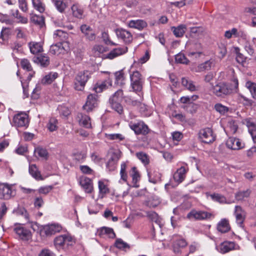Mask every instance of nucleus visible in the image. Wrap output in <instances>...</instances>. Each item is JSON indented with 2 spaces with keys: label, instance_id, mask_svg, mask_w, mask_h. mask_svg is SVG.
<instances>
[{
  "label": "nucleus",
  "instance_id": "1",
  "mask_svg": "<svg viewBox=\"0 0 256 256\" xmlns=\"http://www.w3.org/2000/svg\"><path fill=\"white\" fill-rule=\"evenodd\" d=\"M238 88V82L237 78L233 77L230 82H220L212 88L213 93L217 96L224 98L234 92H236Z\"/></svg>",
  "mask_w": 256,
  "mask_h": 256
},
{
  "label": "nucleus",
  "instance_id": "2",
  "mask_svg": "<svg viewBox=\"0 0 256 256\" xmlns=\"http://www.w3.org/2000/svg\"><path fill=\"white\" fill-rule=\"evenodd\" d=\"M14 231L18 236V238L23 241H28L32 238V234L30 230L25 228L22 224H15L14 228Z\"/></svg>",
  "mask_w": 256,
  "mask_h": 256
},
{
  "label": "nucleus",
  "instance_id": "3",
  "mask_svg": "<svg viewBox=\"0 0 256 256\" xmlns=\"http://www.w3.org/2000/svg\"><path fill=\"white\" fill-rule=\"evenodd\" d=\"M70 50V44L68 42H60L50 46V53L56 56L64 54Z\"/></svg>",
  "mask_w": 256,
  "mask_h": 256
},
{
  "label": "nucleus",
  "instance_id": "4",
  "mask_svg": "<svg viewBox=\"0 0 256 256\" xmlns=\"http://www.w3.org/2000/svg\"><path fill=\"white\" fill-rule=\"evenodd\" d=\"M130 86L134 92H140L142 88L144 80L140 73L138 71L134 72L130 74Z\"/></svg>",
  "mask_w": 256,
  "mask_h": 256
},
{
  "label": "nucleus",
  "instance_id": "5",
  "mask_svg": "<svg viewBox=\"0 0 256 256\" xmlns=\"http://www.w3.org/2000/svg\"><path fill=\"white\" fill-rule=\"evenodd\" d=\"M62 230V226L58 224H51L44 226L40 230V234L42 236H51Z\"/></svg>",
  "mask_w": 256,
  "mask_h": 256
},
{
  "label": "nucleus",
  "instance_id": "6",
  "mask_svg": "<svg viewBox=\"0 0 256 256\" xmlns=\"http://www.w3.org/2000/svg\"><path fill=\"white\" fill-rule=\"evenodd\" d=\"M12 124L16 127H27L28 124V116L23 112L15 114L13 118Z\"/></svg>",
  "mask_w": 256,
  "mask_h": 256
},
{
  "label": "nucleus",
  "instance_id": "7",
  "mask_svg": "<svg viewBox=\"0 0 256 256\" xmlns=\"http://www.w3.org/2000/svg\"><path fill=\"white\" fill-rule=\"evenodd\" d=\"M54 242L57 248H64L66 246L72 244V238L68 234L60 235L55 238Z\"/></svg>",
  "mask_w": 256,
  "mask_h": 256
},
{
  "label": "nucleus",
  "instance_id": "8",
  "mask_svg": "<svg viewBox=\"0 0 256 256\" xmlns=\"http://www.w3.org/2000/svg\"><path fill=\"white\" fill-rule=\"evenodd\" d=\"M88 72H80L76 76L74 82V88L78 90H82L86 82L89 78Z\"/></svg>",
  "mask_w": 256,
  "mask_h": 256
},
{
  "label": "nucleus",
  "instance_id": "9",
  "mask_svg": "<svg viewBox=\"0 0 256 256\" xmlns=\"http://www.w3.org/2000/svg\"><path fill=\"white\" fill-rule=\"evenodd\" d=\"M212 216V214L202 210H192L188 214L186 218L191 220H202L210 219Z\"/></svg>",
  "mask_w": 256,
  "mask_h": 256
},
{
  "label": "nucleus",
  "instance_id": "10",
  "mask_svg": "<svg viewBox=\"0 0 256 256\" xmlns=\"http://www.w3.org/2000/svg\"><path fill=\"white\" fill-rule=\"evenodd\" d=\"M198 138L203 142L209 144L214 140L215 136L213 134L212 131L210 128H206L200 131Z\"/></svg>",
  "mask_w": 256,
  "mask_h": 256
},
{
  "label": "nucleus",
  "instance_id": "11",
  "mask_svg": "<svg viewBox=\"0 0 256 256\" xmlns=\"http://www.w3.org/2000/svg\"><path fill=\"white\" fill-rule=\"evenodd\" d=\"M129 126L137 134H146L149 131L148 126L141 121L136 123L130 122L129 124Z\"/></svg>",
  "mask_w": 256,
  "mask_h": 256
},
{
  "label": "nucleus",
  "instance_id": "12",
  "mask_svg": "<svg viewBox=\"0 0 256 256\" xmlns=\"http://www.w3.org/2000/svg\"><path fill=\"white\" fill-rule=\"evenodd\" d=\"M226 146L230 149L238 150L244 148V144L238 138H230L226 142Z\"/></svg>",
  "mask_w": 256,
  "mask_h": 256
},
{
  "label": "nucleus",
  "instance_id": "13",
  "mask_svg": "<svg viewBox=\"0 0 256 256\" xmlns=\"http://www.w3.org/2000/svg\"><path fill=\"white\" fill-rule=\"evenodd\" d=\"M79 184L86 193H92L93 190L92 180L86 176H82L79 178Z\"/></svg>",
  "mask_w": 256,
  "mask_h": 256
},
{
  "label": "nucleus",
  "instance_id": "14",
  "mask_svg": "<svg viewBox=\"0 0 256 256\" xmlns=\"http://www.w3.org/2000/svg\"><path fill=\"white\" fill-rule=\"evenodd\" d=\"M115 32L118 38L122 39L126 44H129L132 40L131 33L126 30L118 28L115 30Z\"/></svg>",
  "mask_w": 256,
  "mask_h": 256
},
{
  "label": "nucleus",
  "instance_id": "15",
  "mask_svg": "<svg viewBox=\"0 0 256 256\" xmlns=\"http://www.w3.org/2000/svg\"><path fill=\"white\" fill-rule=\"evenodd\" d=\"M98 104L97 96L96 94H89L88 96L86 102L83 106V108L88 112L96 106Z\"/></svg>",
  "mask_w": 256,
  "mask_h": 256
},
{
  "label": "nucleus",
  "instance_id": "16",
  "mask_svg": "<svg viewBox=\"0 0 256 256\" xmlns=\"http://www.w3.org/2000/svg\"><path fill=\"white\" fill-rule=\"evenodd\" d=\"M214 65V61L212 60H210L199 64L197 66H192L190 69L193 72H200L204 70H210Z\"/></svg>",
  "mask_w": 256,
  "mask_h": 256
},
{
  "label": "nucleus",
  "instance_id": "17",
  "mask_svg": "<svg viewBox=\"0 0 256 256\" xmlns=\"http://www.w3.org/2000/svg\"><path fill=\"white\" fill-rule=\"evenodd\" d=\"M188 245L186 240L182 238H178L173 241L172 248L174 253L180 252L181 248H185Z\"/></svg>",
  "mask_w": 256,
  "mask_h": 256
},
{
  "label": "nucleus",
  "instance_id": "18",
  "mask_svg": "<svg viewBox=\"0 0 256 256\" xmlns=\"http://www.w3.org/2000/svg\"><path fill=\"white\" fill-rule=\"evenodd\" d=\"M236 244L234 242L226 241L216 246L218 250L222 254H226L235 249Z\"/></svg>",
  "mask_w": 256,
  "mask_h": 256
},
{
  "label": "nucleus",
  "instance_id": "19",
  "mask_svg": "<svg viewBox=\"0 0 256 256\" xmlns=\"http://www.w3.org/2000/svg\"><path fill=\"white\" fill-rule=\"evenodd\" d=\"M246 122L253 142L256 143V121L253 119L247 118L246 120Z\"/></svg>",
  "mask_w": 256,
  "mask_h": 256
},
{
  "label": "nucleus",
  "instance_id": "20",
  "mask_svg": "<svg viewBox=\"0 0 256 256\" xmlns=\"http://www.w3.org/2000/svg\"><path fill=\"white\" fill-rule=\"evenodd\" d=\"M188 170V168L185 166H182L178 168L174 174V180L178 182H182L186 178V174Z\"/></svg>",
  "mask_w": 256,
  "mask_h": 256
},
{
  "label": "nucleus",
  "instance_id": "21",
  "mask_svg": "<svg viewBox=\"0 0 256 256\" xmlns=\"http://www.w3.org/2000/svg\"><path fill=\"white\" fill-rule=\"evenodd\" d=\"M96 234L100 237L106 236L112 238L116 236V234L113 229L108 227H102L98 229Z\"/></svg>",
  "mask_w": 256,
  "mask_h": 256
},
{
  "label": "nucleus",
  "instance_id": "22",
  "mask_svg": "<svg viewBox=\"0 0 256 256\" xmlns=\"http://www.w3.org/2000/svg\"><path fill=\"white\" fill-rule=\"evenodd\" d=\"M80 30L86 39L89 40H93L95 39V32L90 26L83 24L80 26Z\"/></svg>",
  "mask_w": 256,
  "mask_h": 256
},
{
  "label": "nucleus",
  "instance_id": "23",
  "mask_svg": "<svg viewBox=\"0 0 256 256\" xmlns=\"http://www.w3.org/2000/svg\"><path fill=\"white\" fill-rule=\"evenodd\" d=\"M77 119L80 126L86 128H91L90 118L88 116L80 113L77 116Z\"/></svg>",
  "mask_w": 256,
  "mask_h": 256
},
{
  "label": "nucleus",
  "instance_id": "24",
  "mask_svg": "<svg viewBox=\"0 0 256 256\" xmlns=\"http://www.w3.org/2000/svg\"><path fill=\"white\" fill-rule=\"evenodd\" d=\"M12 195L10 186L6 184L0 185V198L9 199Z\"/></svg>",
  "mask_w": 256,
  "mask_h": 256
},
{
  "label": "nucleus",
  "instance_id": "25",
  "mask_svg": "<svg viewBox=\"0 0 256 256\" xmlns=\"http://www.w3.org/2000/svg\"><path fill=\"white\" fill-rule=\"evenodd\" d=\"M234 214L237 222L240 224H242L246 217V212L244 210L241 206H236L234 209Z\"/></svg>",
  "mask_w": 256,
  "mask_h": 256
},
{
  "label": "nucleus",
  "instance_id": "26",
  "mask_svg": "<svg viewBox=\"0 0 256 256\" xmlns=\"http://www.w3.org/2000/svg\"><path fill=\"white\" fill-rule=\"evenodd\" d=\"M182 84L186 90L190 92H194L198 90V87L194 84V82L186 78H182Z\"/></svg>",
  "mask_w": 256,
  "mask_h": 256
},
{
  "label": "nucleus",
  "instance_id": "27",
  "mask_svg": "<svg viewBox=\"0 0 256 256\" xmlns=\"http://www.w3.org/2000/svg\"><path fill=\"white\" fill-rule=\"evenodd\" d=\"M112 84V80H108L104 81L97 82L94 89L97 93L101 92L104 90H106L109 86H110Z\"/></svg>",
  "mask_w": 256,
  "mask_h": 256
},
{
  "label": "nucleus",
  "instance_id": "28",
  "mask_svg": "<svg viewBox=\"0 0 256 256\" xmlns=\"http://www.w3.org/2000/svg\"><path fill=\"white\" fill-rule=\"evenodd\" d=\"M128 26L130 28L141 30L147 26V23L142 20H131L128 22Z\"/></svg>",
  "mask_w": 256,
  "mask_h": 256
},
{
  "label": "nucleus",
  "instance_id": "29",
  "mask_svg": "<svg viewBox=\"0 0 256 256\" xmlns=\"http://www.w3.org/2000/svg\"><path fill=\"white\" fill-rule=\"evenodd\" d=\"M106 51V48L101 45H96L94 46L92 52L94 56L106 58V55L104 53Z\"/></svg>",
  "mask_w": 256,
  "mask_h": 256
},
{
  "label": "nucleus",
  "instance_id": "30",
  "mask_svg": "<svg viewBox=\"0 0 256 256\" xmlns=\"http://www.w3.org/2000/svg\"><path fill=\"white\" fill-rule=\"evenodd\" d=\"M58 76L56 72H50L46 75L41 80V82L44 84H50Z\"/></svg>",
  "mask_w": 256,
  "mask_h": 256
},
{
  "label": "nucleus",
  "instance_id": "31",
  "mask_svg": "<svg viewBox=\"0 0 256 256\" xmlns=\"http://www.w3.org/2000/svg\"><path fill=\"white\" fill-rule=\"evenodd\" d=\"M230 229L228 222L226 219L222 220L218 224L217 230L222 233L226 232Z\"/></svg>",
  "mask_w": 256,
  "mask_h": 256
},
{
  "label": "nucleus",
  "instance_id": "32",
  "mask_svg": "<svg viewBox=\"0 0 256 256\" xmlns=\"http://www.w3.org/2000/svg\"><path fill=\"white\" fill-rule=\"evenodd\" d=\"M34 62L42 67H46L50 64L49 58L46 54L38 56Z\"/></svg>",
  "mask_w": 256,
  "mask_h": 256
},
{
  "label": "nucleus",
  "instance_id": "33",
  "mask_svg": "<svg viewBox=\"0 0 256 256\" xmlns=\"http://www.w3.org/2000/svg\"><path fill=\"white\" fill-rule=\"evenodd\" d=\"M28 46L31 53L32 54H37L42 50V46L40 42H30L28 44Z\"/></svg>",
  "mask_w": 256,
  "mask_h": 256
},
{
  "label": "nucleus",
  "instance_id": "34",
  "mask_svg": "<svg viewBox=\"0 0 256 256\" xmlns=\"http://www.w3.org/2000/svg\"><path fill=\"white\" fill-rule=\"evenodd\" d=\"M29 172L32 177L37 180H42V178L36 166L34 164H30L29 166Z\"/></svg>",
  "mask_w": 256,
  "mask_h": 256
},
{
  "label": "nucleus",
  "instance_id": "35",
  "mask_svg": "<svg viewBox=\"0 0 256 256\" xmlns=\"http://www.w3.org/2000/svg\"><path fill=\"white\" fill-rule=\"evenodd\" d=\"M72 15L78 18H82L83 16L84 10L78 4H73L71 7Z\"/></svg>",
  "mask_w": 256,
  "mask_h": 256
},
{
  "label": "nucleus",
  "instance_id": "36",
  "mask_svg": "<svg viewBox=\"0 0 256 256\" xmlns=\"http://www.w3.org/2000/svg\"><path fill=\"white\" fill-rule=\"evenodd\" d=\"M54 38L57 41L67 42L66 40L68 38V34L66 32L58 30L54 32Z\"/></svg>",
  "mask_w": 256,
  "mask_h": 256
},
{
  "label": "nucleus",
  "instance_id": "37",
  "mask_svg": "<svg viewBox=\"0 0 256 256\" xmlns=\"http://www.w3.org/2000/svg\"><path fill=\"white\" fill-rule=\"evenodd\" d=\"M136 103L138 106L140 112L142 116H149L152 114V110L145 104L140 102H136Z\"/></svg>",
  "mask_w": 256,
  "mask_h": 256
},
{
  "label": "nucleus",
  "instance_id": "38",
  "mask_svg": "<svg viewBox=\"0 0 256 256\" xmlns=\"http://www.w3.org/2000/svg\"><path fill=\"white\" fill-rule=\"evenodd\" d=\"M186 29V26L184 24H180L177 27L173 26L172 28L174 34L176 37L182 36L185 32Z\"/></svg>",
  "mask_w": 256,
  "mask_h": 256
},
{
  "label": "nucleus",
  "instance_id": "39",
  "mask_svg": "<svg viewBox=\"0 0 256 256\" xmlns=\"http://www.w3.org/2000/svg\"><path fill=\"white\" fill-rule=\"evenodd\" d=\"M34 154L36 157L42 158L47 159L48 158V152L47 150L40 146H38L35 148Z\"/></svg>",
  "mask_w": 256,
  "mask_h": 256
},
{
  "label": "nucleus",
  "instance_id": "40",
  "mask_svg": "<svg viewBox=\"0 0 256 256\" xmlns=\"http://www.w3.org/2000/svg\"><path fill=\"white\" fill-rule=\"evenodd\" d=\"M12 16L16 18L17 20V22L18 23H20L22 24H26L28 22V19L27 18L23 16L19 12V11L17 10H16L12 11Z\"/></svg>",
  "mask_w": 256,
  "mask_h": 256
},
{
  "label": "nucleus",
  "instance_id": "41",
  "mask_svg": "<svg viewBox=\"0 0 256 256\" xmlns=\"http://www.w3.org/2000/svg\"><path fill=\"white\" fill-rule=\"evenodd\" d=\"M130 176L132 178V183L134 184V186L138 187V186L136 184L140 180V174L136 167L134 166L132 168L130 172Z\"/></svg>",
  "mask_w": 256,
  "mask_h": 256
},
{
  "label": "nucleus",
  "instance_id": "42",
  "mask_svg": "<svg viewBox=\"0 0 256 256\" xmlns=\"http://www.w3.org/2000/svg\"><path fill=\"white\" fill-rule=\"evenodd\" d=\"M34 8L38 12L42 13L45 10V4L42 0H32Z\"/></svg>",
  "mask_w": 256,
  "mask_h": 256
},
{
  "label": "nucleus",
  "instance_id": "43",
  "mask_svg": "<svg viewBox=\"0 0 256 256\" xmlns=\"http://www.w3.org/2000/svg\"><path fill=\"white\" fill-rule=\"evenodd\" d=\"M52 2L56 10L60 13L64 12L67 6L65 2L61 0H52Z\"/></svg>",
  "mask_w": 256,
  "mask_h": 256
},
{
  "label": "nucleus",
  "instance_id": "44",
  "mask_svg": "<svg viewBox=\"0 0 256 256\" xmlns=\"http://www.w3.org/2000/svg\"><path fill=\"white\" fill-rule=\"evenodd\" d=\"M146 216L152 222H154L156 224L160 226L161 218L158 214L154 212L150 211L146 212Z\"/></svg>",
  "mask_w": 256,
  "mask_h": 256
},
{
  "label": "nucleus",
  "instance_id": "45",
  "mask_svg": "<svg viewBox=\"0 0 256 256\" xmlns=\"http://www.w3.org/2000/svg\"><path fill=\"white\" fill-rule=\"evenodd\" d=\"M250 194V190H246L244 191H240L235 194L236 199L238 201H242L245 198H248Z\"/></svg>",
  "mask_w": 256,
  "mask_h": 256
},
{
  "label": "nucleus",
  "instance_id": "46",
  "mask_svg": "<svg viewBox=\"0 0 256 256\" xmlns=\"http://www.w3.org/2000/svg\"><path fill=\"white\" fill-rule=\"evenodd\" d=\"M115 83L117 84L122 85L124 84V76L122 70L116 72L114 73Z\"/></svg>",
  "mask_w": 256,
  "mask_h": 256
},
{
  "label": "nucleus",
  "instance_id": "47",
  "mask_svg": "<svg viewBox=\"0 0 256 256\" xmlns=\"http://www.w3.org/2000/svg\"><path fill=\"white\" fill-rule=\"evenodd\" d=\"M246 87L248 89L252 98L256 99V84L248 81L246 83Z\"/></svg>",
  "mask_w": 256,
  "mask_h": 256
},
{
  "label": "nucleus",
  "instance_id": "48",
  "mask_svg": "<svg viewBox=\"0 0 256 256\" xmlns=\"http://www.w3.org/2000/svg\"><path fill=\"white\" fill-rule=\"evenodd\" d=\"M98 189H99V197L100 198H102L104 194L108 192V189L106 186V185L104 184V182L102 181H99L98 182Z\"/></svg>",
  "mask_w": 256,
  "mask_h": 256
},
{
  "label": "nucleus",
  "instance_id": "49",
  "mask_svg": "<svg viewBox=\"0 0 256 256\" xmlns=\"http://www.w3.org/2000/svg\"><path fill=\"white\" fill-rule=\"evenodd\" d=\"M211 198L215 202H218L220 204H225L226 202V200L224 196L219 194H210Z\"/></svg>",
  "mask_w": 256,
  "mask_h": 256
},
{
  "label": "nucleus",
  "instance_id": "50",
  "mask_svg": "<svg viewBox=\"0 0 256 256\" xmlns=\"http://www.w3.org/2000/svg\"><path fill=\"white\" fill-rule=\"evenodd\" d=\"M126 162H124L121 164L120 175V180H122L124 182H127L128 179V174L126 172Z\"/></svg>",
  "mask_w": 256,
  "mask_h": 256
},
{
  "label": "nucleus",
  "instance_id": "51",
  "mask_svg": "<svg viewBox=\"0 0 256 256\" xmlns=\"http://www.w3.org/2000/svg\"><path fill=\"white\" fill-rule=\"evenodd\" d=\"M74 62L78 64L82 60L84 51L81 49H76L74 51Z\"/></svg>",
  "mask_w": 256,
  "mask_h": 256
},
{
  "label": "nucleus",
  "instance_id": "52",
  "mask_svg": "<svg viewBox=\"0 0 256 256\" xmlns=\"http://www.w3.org/2000/svg\"><path fill=\"white\" fill-rule=\"evenodd\" d=\"M111 106L113 110L116 111L118 113L120 114L123 111V108L122 105L120 104V102L110 100Z\"/></svg>",
  "mask_w": 256,
  "mask_h": 256
},
{
  "label": "nucleus",
  "instance_id": "53",
  "mask_svg": "<svg viewBox=\"0 0 256 256\" xmlns=\"http://www.w3.org/2000/svg\"><path fill=\"white\" fill-rule=\"evenodd\" d=\"M114 245L118 249L124 250V248H130V246L121 238H118L115 242Z\"/></svg>",
  "mask_w": 256,
  "mask_h": 256
},
{
  "label": "nucleus",
  "instance_id": "54",
  "mask_svg": "<svg viewBox=\"0 0 256 256\" xmlns=\"http://www.w3.org/2000/svg\"><path fill=\"white\" fill-rule=\"evenodd\" d=\"M57 124V120L54 118H52L49 120L48 123L47 125V128L50 131L54 132L58 128Z\"/></svg>",
  "mask_w": 256,
  "mask_h": 256
},
{
  "label": "nucleus",
  "instance_id": "55",
  "mask_svg": "<svg viewBox=\"0 0 256 256\" xmlns=\"http://www.w3.org/2000/svg\"><path fill=\"white\" fill-rule=\"evenodd\" d=\"M175 60L176 62L183 64H188L189 62L186 56L182 53H179L176 56Z\"/></svg>",
  "mask_w": 256,
  "mask_h": 256
},
{
  "label": "nucleus",
  "instance_id": "56",
  "mask_svg": "<svg viewBox=\"0 0 256 256\" xmlns=\"http://www.w3.org/2000/svg\"><path fill=\"white\" fill-rule=\"evenodd\" d=\"M215 110L222 114H224L228 110V108L221 104H216L214 106Z\"/></svg>",
  "mask_w": 256,
  "mask_h": 256
},
{
  "label": "nucleus",
  "instance_id": "57",
  "mask_svg": "<svg viewBox=\"0 0 256 256\" xmlns=\"http://www.w3.org/2000/svg\"><path fill=\"white\" fill-rule=\"evenodd\" d=\"M109 154L111 156L110 160H116L121 158V152L118 150H111Z\"/></svg>",
  "mask_w": 256,
  "mask_h": 256
},
{
  "label": "nucleus",
  "instance_id": "58",
  "mask_svg": "<svg viewBox=\"0 0 256 256\" xmlns=\"http://www.w3.org/2000/svg\"><path fill=\"white\" fill-rule=\"evenodd\" d=\"M32 20L40 27H42L44 24V18L42 16H34L32 18Z\"/></svg>",
  "mask_w": 256,
  "mask_h": 256
},
{
  "label": "nucleus",
  "instance_id": "59",
  "mask_svg": "<svg viewBox=\"0 0 256 256\" xmlns=\"http://www.w3.org/2000/svg\"><path fill=\"white\" fill-rule=\"evenodd\" d=\"M20 64L23 69L26 70L28 72H30L32 70L31 64L29 60L27 59H22L20 62Z\"/></svg>",
  "mask_w": 256,
  "mask_h": 256
},
{
  "label": "nucleus",
  "instance_id": "60",
  "mask_svg": "<svg viewBox=\"0 0 256 256\" xmlns=\"http://www.w3.org/2000/svg\"><path fill=\"white\" fill-rule=\"evenodd\" d=\"M122 96L123 92L122 90H119L114 94L110 100L120 102L122 98Z\"/></svg>",
  "mask_w": 256,
  "mask_h": 256
},
{
  "label": "nucleus",
  "instance_id": "61",
  "mask_svg": "<svg viewBox=\"0 0 256 256\" xmlns=\"http://www.w3.org/2000/svg\"><path fill=\"white\" fill-rule=\"evenodd\" d=\"M44 204V200L41 196H36L34 201V204L36 208H40Z\"/></svg>",
  "mask_w": 256,
  "mask_h": 256
},
{
  "label": "nucleus",
  "instance_id": "62",
  "mask_svg": "<svg viewBox=\"0 0 256 256\" xmlns=\"http://www.w3.org/2000/svg\"><path fill=\"white\" fill-rule=\"evenodd\" d=\"M52 188L53 187L50 186H42L38 190V192L46 195L52 190Z\"/></svg>",
  "mask_w": 256,
  "mask_h": 256
},
{
  "label": "nucleus",
  "instance_id": "63",
  "mask_svg": "<svg viewBox=\"0 0 256 256\" xmlns=\"http://www.w3.org/2000/svg\"><path fill=\"white\" fill-rule=\"evenodd\" d=\"M0 22H1L6 23L8 24H11L13 23V21L9 18L6 14H4L0 12Z\"/></svg>",
  "mask_w": 256,
  "mask_h": 256
},
{
  "label": "nucleus",
  "instance_id": "64",
  "mask_svg": "<svg viewBox=\"0 0 256 256\" xmlns=\"http://www.w3.org/2000/svg\"><path fill=\"white\" fill-rule=\"evenodd\" d=\"M113 50L116 52V56H118L126 54L128 52V48L126 46H123L114 48Z\"/></svg>",
  "mask_w": 256,
  "mask_h": 256
}]
</instances>
